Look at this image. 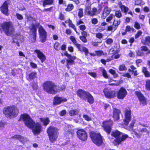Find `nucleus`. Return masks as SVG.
I'll return each mask as SVG.
<instances>
[{"label":"nucleus","instance_id":"nucleus-1","mask_svg":"<svg viewBox=\"0 0 150 150\" xmlns=\"http://www.w3.org/2000/svg\"><path fill=\"white\" fill-rule=\"evenodd\" d=\"M21 119L23 121L26 126L32 129L34 135L39 134L41 132L42 126L41 124L38 123H35L28 114L21 115Z\"/></svg>","mask_w":150,"mask_h":150},{"label":"nucleus","instance_id":"nucleus-2","mask_svg":"<svg viewBox=\"0 0 150 150\" xmlns=\"http://www.w3.org/2000/svg\"><path fill=\"white\" fill-rule=\"evenodd\" d=\"M43 88L46 93L49 94H56L64 90L66 87L64 85L59 86L51 81H47L42 84Z\"/></svg>","mask_w":150,"mask_h":150},{"label":"nucleus","instance_id":"nucleus-3","mask_svg":"<svg viewBox=\"0 0 150 150\" xmlns=\"http://www.w3.org/2000/svg\"><path fill=\"white\" fill-rule=\"evenodd\" d=\"M15 30L13 23L11 21H5L0 23V33H4L8 36L13 37Z\"/></svg>","mask_w":150,"mask_h":150},{"label":"nucleus","instance_id":"nucleus-4","mask_svg":"<svg viewBox=\"0 0 150 150\" xmlns=\"http://www.w3.org/2000/svg\"><path fill=\"white\" fill-rule=\"evenodd\" d=\"M3 113L7 117L12 118L16 117L18 115V110L16 107H8L4 108Z\"/></svg>","mask_w":150,"mask_h":150},{"label":"nucleus","instance_id":"nucleus-5","mask_svg":"<svg viewBox=\"0 0 150 150\" xmlns=\"http://www.w3.org/2000/svg\"><path fill=\"white\" fill-rule=\"evenodd\" d=\"M47 132L50 141L54 142L58 137V129L54 127L51 126L47 128Z\"/></svg>","mask_w":150,"mask_h":150},{"label":"nucleus","instance_id":"nucleus-6","mask_svg":"<svg viewBox=\"0 0 150 150\" xmlns=\"http://www.w3.org/2000/svg\"><path fill=\"white\" fill-rule=\"evenodd\" d=\"M90 136L93 142L97 145L99 146L102 144L103 139L100 134L91 132L90 133Z\"/></svg>","mask_w":150,"mask_h":150},{"label":"nucleus","instance_id":"nucleus-7","mask_svg":"<svg viewBox=\"0 0 150 150\" xmlns=\"http://www.w3.org/2000/svg\"><path fill=\"white\" fill-rule=\"evenodd\" d=\"M79 29L81 30V36H80L79 38L80 39L83 43H86L87 40L86 37L89 36V34L87 31H85L86 27L84 25H81L79 26Z\"/></svg>","mask_w":150,"mask_h":150},{"label":"nucleus","instance_id":"nucleus-8","mask_svg":"<svg viewBox=\"0 0 150 150\" xmlns=\"http://www.w3.org/2000/svg\"><path fill=\"white\" fill-rule=\"evenodd\" d=\"M11 3L10 0H7L4 1L0 7V10L1 12L4 15L8 16L9 13L8 11V5Z\"/></svg>","mask_w":150,"mask_h":150},{"label":"nucleus","instance_id":"nucleus-9","mask_svg":"<svg viewBox=\"0 0 150 150\" xmlns=\"http://www.w3.org/2000/svg\"><path fill=\"white\" fill-rule=\"evenodd\" d=\"M40 41L42 42L46 41L47 38V33L42 26L40 25L38 28Z\"/></svg>","mask_w":150,"mask_h":150},{"label":"nucleus","instance_id":"nucleus-10","mask_svg":"<svg viewBox=\"0 0 150 150\" xmlns=\"http://www.w3.org/2000/svg\"><path fill=\"white\" fill-rule=\"evenodd\" d=\"M131 111L129 108H127L125 111V119L124 120V122L126 125H128L131 121Z\"/></svg>","mask_w":150,"mask_h":150},{"label":"nucleus","instance_id":"nucleus-11","mask_svg":"<svg viewBox=\"0 0 150 150\" xmlns=\"http://www.w3.org/2000/svg\"><path fill=\"white\" fill-rule=\"evenodd\" d=\"M78 137L80 140L85 141L87 138V135L85 131L83 129H79L77 132Z\"/></svg>","mask_w":150,"mask_h":150},{"label":"nucleus","instance_id":"nucleus-12","mask_svg":"<svg viewBox=\"0 0 150 150\" xmlns=\"http://www.w3.org/2000/svg\"><path fill=\"white\" fill-rule=\"evenodd\" d=\"M40 25L39 23H38L35 25V24H33L32 25V27L30 28V30L32 32V35H33V40H32V42L33 43L35 42L36 40V36H37V28L36 26H39Z\"/></svg>","mask_w":150,"mask_h":150},{"label":"nucleus","instance_id":"nucleus-13","mask_svg":"<svg viewBox=\"0 0 150 150\" xmlns=\"http://www.w3.org/2000/svg\"><path fill=\"white\" fill-rule=\"evenodd\" d=\"M141 51L137 50L136 51V54L138 56H141L144 54L143 52H146V54H150V50L146 46H142L141 47Z\"/></svg>","mask_w":150,"mask_h":150},{"label":"nucleus","instance_id":"nucleus-14","mask_svg":"<svg viewBox=\"0 0 150 150\" xmlns=\"http://www.w3.org/2000/svg\"><path fill=\"white\" fill-rule=\"evenodd\" d=\"M112 122L110 120L104 122L103 123V127L104 129L108 134L110 133L111 132V126L112 125Z\"/></svg>","mask_w":150,"mask_h":150},{"label":"nucleus","instance_id":"nucleus-15","mask_svg":"<svg viewBox=\"0 0 150 150\" xmlns=\"http://www.w3.org/2000/svg\"><path fill=\"white\" fill-rule=\"evenodd\" d=\"M137 131L138 132V133H137L136 131H134V133L136 135L137 138H139L141 137L143 133H145L147 134H149V133L148 130L146 128H141L138 127Z\"/></svg>","mask_w":150,"mask_h":150},{"label":"nucleus","instance_id":"nucleus-16","mask_svg":"<svg viewBox=\"0 0 150 150\" xmlns=\"http://www.w3.org/2000/svg\"><path fill=\"white\" fill-rule=\"evenodd\" d=\"M120 23L121 21L120 19L117 21L114 20L112 23L113 25L108 26L107 28V30L111 31L113 30V31H115L117 29L118 26L120 24Z\"/></svg>","mask_w":150,"mask_h":150},{"label":"nucleus","instance_id":"nucleus-17","mask_svg":"<svg viewBox=\"0 0 150 150\" xmlns=\"http://www.w3.org/2000/svg\"><path fill=\"white\" fill-rule=\"evenodd\" d=\"M80 98L85 100H87V101L90 104L93 102L94 99L91 94H78Z\"/></svg>","mask_w":150,"mask_h":150},{"label":"nucleus","instance_id":"nucleus-18","mask_svg":"<svg viewBox=\"0 0 150 150\" xmlns=\"http://www.w3.org/2000/svg\"><path fill=\"white\" fill-rule=\"evenodd\" d=\"M34 52L37 54V56L42 63H43L46 60V57L45 55L40 50L36 49L34 50Z\"/></svg>","mask_w":150,"mask_h":150},{"label":"nucleus","instance_id":"nucleus-19","mask_svg":"<svg viewBox=\"0 0 150 150\" xmlns=\"http://www.w3.org/2000/svg\"><path fill=\"white\" fill-rule=\"evenodd\" d=\"M67 99L63 97L56 96L54 98L53 103L54 105H57L61 104L62 102H66Z\"/></svg>","mask_w":150,"mask_h":150},{"label":"nucleus","instance_id":"nucleus-20","mask_svg":"<svg viewBox=\"0 0 150 150\" xmlns=\"http://www.w3.org/2000/svg\"><path fill=\"white\" fill-rule=\"evenodd\" d=\"M97 9L96 7H93L92 9V14L91 16H93L95 15L99 14L102 10L103 8L101 4H99L98 6Z\"/></svg>","mask_w":150,"mask_h":150},{"label":"nucleus","instance_id":"nucleus-21","mask_svg":"<svg viewBox=\"0 0 150 150\" xmlns=\"http://www.w3.org/2000/svg\"><path fill=\"white\" fill-rule=\"evenodd\" d=\"M137 96L140 102V104L143 105H146L147 104V99L144 96L143 94H137Z\"/></svg>","mask_w":150,"mask_h":150},{"label":"nucleus","instance_id":"nucleus-22","mask_svg":"<svg viewBox=\"0 0 150 150\" xmlns=\"http://www.w3.org/2000/svg\"><path fill=\"white\" fill-rule=\"evenodd\" d=\"M69 58V59H66V66L68 69H69L70 68L69 67L70 65L75 64L74 60L76 59V57L74 56H72Z\"/></svg>","mask_w":150,"mask_h":150},{"label":"nucleus","instance_id":"nucleus-23","mask_svg":"<svg viewBox=\"0 0 150 150\" xmlns=\"http://www.w3.org/2000/svg\"><path fill=\"white\" fill-rule=\"evenodd\" d=\"M121 113L120 110L117 108L113 109V117L115 121H117L120 119V114Z\"/></svg>","mask_w":150,"mask_h":150},{"label":"nucleus","instance_id":"nucleus-24","mask_svg":"<svg viewBox=\"0 0 150 150\" xmlns=\"http://www.w3.org/2000/svg\"><path fill=\"white\" fill-rule=\"evenodd\" d=\"M122 133L118 130H115L112 132L111 133L112 136L116 138L115 141H116V144L117 143V139H119L121 137V135Z\"/></svg>","mask_w":150,"mask_h":150},{"label":"nucleus","instance_id":"nucleus-25","mask_svg":"<svg viewBox=\"0 0 150 150\" xmlns=\"http://www.w3.org/2000/svg\"><path fill=\"white\" fill-rule=\"evenodd\" d=\"M12 138L16 139H18L20 142L23 143L27 141V139L25 137H24L19 135H16L12 137Z\"/></svg>","mask_w":150,"mask_h":150},{"label":"nucleus","instance_id":"nucleus-26","mask_svg":"<svg viewBox=\"0 0 150 150\" xmlns=\"http://www.w3.org/2000/svg\"><path fill=\"white\" fill-rule=\"evenodd\" d=\"M118 6L120 8L122 11L125 14H126L129 10V8L125 6L122 5L121 2H120L118 3Z\"/></svg>","mask_w":150,"mask_h":150},{"label":"nucleus","instance_id":"nucleus-27","mask_svg":"<svg viewBox=\"0 0 150 150\" xmlns=\"http://www.w3.org/2000/svg\"><path fill=\"white\" fill-rule=\"evenodd\" d=\"M37 73L35 72H32L26 75L27 79L28 80H34L37 77Z\"/></svg>","mask_w":150,"mask_h":150},{"label":"nucleus","instance_id":"nucleus-28","mask_svg":"<svg viewBox=\"0 0 150 150\" xmlns=\"http://www.w3.org/2000/svg\"><path fill=\"white\" fill-rule=\"evenodd\" d=\"M128 135L122 133L121 137H120L119 139H117V143L116 144L118 145L120 144L121 142L125 140L128 137Z\"/></svg>","mask_w":150,"mask_h":150},{"label":"nucleus","instance_id":"nucleus-29","mask_svg":"<svg viewBox=\"0 0 150 150\" xmlns=\"http://www.w3.org/2000/svg\"><path fill=\"white\" fill-rule=\"evenodd\" d=\"M78 50L81 52H83L85 53L86 56H87L89 53L88 49L85 47H82L81 45L80 44V46L77 48Z\"/></svg>","mask_w":150,"mask_h":150},{"label":"nucleus","instance_id":"nucleus-30","mask_svg":"<svg viewBox=\"0 0 150 150\" xmlns=\"http://www.w3.org/2000/svg\"><path fill=\"white\" fill-rule=\"evenodd\" d=\"M68 26L69 27L73 29L77 34H78V35L79 34V33L77 32L75 25L73 24L72 21L70 19L68 20Z\"/></svg>","mask_w":150,"mask_h":150},{"label":"nucleus","instance_id":"nucleus-31","mask_svg":"<svg viewBox=\"0 0 150 150\" xmlns=\"http://www.w3.org/2000/svg\"><path fill=\"white\" fill-rule=\"evenodd\" d=\"M142 72L146 77H150V72L148 71L146 67H143L142 69Z\"/></svg>","mask_w":150,"mask_h":150},{"label":"nucleus","instance_id":"nucleus-32","mask_svg":"<svg viewBox=\"0 0 150 150\" xmlns=\"http://www.w3.org/2000/svg\"><path fill=\"white\" fill-rule=\"evenodd\" d=\"M110 50H111L112 52V55L111 56V57H112L113 55L117 54L120 51L119 49L117 48V46H115V45L113 46Z\"/></svg>","mask_w":150,"mask_h":150},{"label":"nucleus","instance_id":"nucleus-33","mask_svg":"<svg viewBox=\"0 0 150 150\" xmlns=\"http://www.w3.org/2000/svg\"><path fill=\"white\" fill-rule=\"evenodd\" d=\"M142 43L144 45H146L148 46L150 45V36H146L144 40H142Z\"/></svg>","mask_w":150,"mask_h":150},{"label":"nucleus","instance_id":"nucleus-34","mask_svg":"<svg viewBox=\"0 0 150 150\" xmlns=\"http://www.w3.org/2000/svg\"><path fill=\"white\" fill-rule=\"evenodd\" d=\"M67 7L65 10L66 12H70L74 8V5L72 4H69L67 5Z\"/></svg>","mask_w":150,"mask_h":150},{"label":"nucleus","instance_id":"nucleus-35","mask_svg":"<svg viewBox=\"0 0 150 150\" xmlns=\"http://www.w3.org/2000/svg\"><path fill=\"white\" fill-rule=\"evenodd\" d=\"M69 38L77 48L80 46V44L77 43V41L74 36H71Z\"/></svg>","mask_w":150,"mask_h":150},{"label":"nucleus","instance_id":"nucleus-36","mask_svg":"<svg viewBox=\"0 0 150 150\" xmlns=\"http://www.w3.org/2000/svg\"><path fill=\"white\" fill-rule=\"evenodd\" d=\"M40 121L43 123L44 125H47L50 122V120L48 118H41L40 119Z\"/></svg>","mask_w":150,"mask_h":150},{"label":"nucleus","instance_id":"nucleus-37","mask_svg":"<svg viewBox=\"0 0 150 150\" xmlns=\"http://www.w3.org/2000/svg\"><path fill=\"white\" fill-rule=\"evenodd\" d=\"M53 2V0H44L43 2V6L45 7L46 5L52 4Z\"/></svg>","mask_w":150,"mask_h":150},{"label":"nucleus","instance_id":"nucleus-38","mask_svg":"<svg viewBox=\"0 0 150 150\" xmlns=\"http://www.w3.org/2000/svg\"><path fill=\"white\" fill-rule=\"evenodd\" d=\"M54 47L56 50L59 51L60 50V44L57 42H55L54 45Z\"/></svg>","mask_w":150,"mask_h":150},{"label":"nucleus","instance_id":"nucleus-39","mask_svg":"<svg viewBox=\"0 0 150 150\" xmlns=\"http://www.w3.org/2000/svg\"><path fill=\"white\" fill-rule=\"evenodd\" d=\"M109 72L112 75L114 78H116L118 76V74L116 73V71L112 69H110L109 71Z\"/></svg>","mask_w":150,"mask_h":150},{"label":"nucleus","instance_id":"nucleus-40","mask_svg":"<svg viewBox=\"0 0 150 150\" xmlns=\"http://www.w3.org/2000/svg\"><path fill=\"white\" fill-rule=\"evenodd\" d=\"M91 7L90 6H86L85 8V11L87 13V15L90 16H91L92 12L91 11Z\"/></svg>","mask_w":150,"mask_h":150},{"label":"nucleus","instance_id":"nucleus-41","mask_svg":"<svg viewBox=\"0 0 150 150\" xmlns=\"http://www.w3.org/2000/svg\"><path fill=\"white\" fill-rule=\"evenodd\" d=\"M145 88L146 89L150 91V79H148L146 81Z\"/></svg>","mask_w":150,"mask_h":150},{"label":"nucleus","instance_id":"nucleus-42","mask_svg":"<svg viewBox=\"0 0 150 150\" xmlns=\"http://www.w3.org/2000/svg\"><path fill=\"white\" fill-rule=\"evenodd\" d=\"M102 74L104 78L105 79L109 78V76L108 75L106 70L105 69H103L101 70Z\"/></svg>","mask_w":150,"mask_h":150},{"label":"nucleus","instance_id":"nucleus-43","mask_svg":"<svg viewBox=\"0 0 150 150\" xmlns=\"http://www.w3.org/2000/svg\"><path fill=\"white\" fill-rule=\"evenodd\" d=\"M94 52L96 53V56L98 57H100L102 55H104V53L103 51L101 50H96Z\"/></svg>","mask_w":150,"mask_h":150},{"label":"nucleus","instance_id":"nucleus-44","mask_svg":"<svg viewBox=\"0 0 150 150\" xmlns=\"http://www.w3.org/2000/svg\"><path fill=\"white\" fill-rule=\"evenodd\" d=\"M79 11L78 16L79 18H81L83 16V9L82 8H80Z\"/></svg>","mask_w":150,"mask_h":150},{"label":"nucleus","instance_id":"nucleus-45","mask_svg":"<svg viewBox=\"0 0 150 150\" xmlns=\"http://www.w3.org/2000/svg\"><path fill=\"white\" fill-rule=\"evenodd\" d=\"M126 90L123 87H121L119 89L117 94H127Z\"/></svg>","mask_w":150,"mask_h":150},{"label":"nucleus","instance_id":"nucleus-46","mask_svg":"<svg viewBox=\"0 0 150 150\" xmlns=\"http://www.w3.org/2000/svg\"><path fill=\"white\" fill-rule=\"evenodd\" d=\"M78 113V111L77 110H71L69 111V115L71 116H73L74 115H76Z\"/></svg>","mask_w":150,"mask_h":150},{"label":"nucleus","instance_id":"nucleus-47","mask_svg":"<svg viewBox=\"0 0 150 150\" xmlns=\"http://www.w3.org/2000/svg\"><path fill=\"white\" fill-rule=\"evenodd\" d=\"M118 69L120 71H126L127 69V68L124 64L120 65L119 66Z\"/></svg>","mask_w":150,"mask_h":150},{"label":"nucleus","instance_id":"nucleus-48","mask_svg":"<svg viewBox=\"0 0 150 150\" xmlns=\"http://www.w3.org/2000/svg\"><path fill=\"white\" fill-rule=\"evenodd\" d=\"M128 71L129 72H131L132 74H133L134 76H136L138 74L137 71V70H132L129 69H128Z\"/></svg>","mask_w":150,"mask_h":150},{"label":"nucleus","instance_id":"nucleus-49","mask_svg":"<svg viewBox=\"0 0 150 150\" xmlns=\"http://www.w3.org/2000/svg\"><path fill=\"white\" fill-rule=\"evenodd\" d=\"M58 18L61 21H63L65 20V17L64 15L62 12L59 13Z\"/></svg>","mask_w":150,"mask_h":150},{"label":"nucleus","instance_id":"nucleus-50","mask_svg":"<svg viewBox=\"0 0 150 150\" xmlns=\"http://www.w3.org/2000/svg\"><path fill=\"white\" fill-rule=\"evenodd\" d=\"M115 16L118 18H120L122 16V15L120 11H117L115 13Z\"/></svg>","mask_w":150,"mask_h":150},{"label":"nucleus","instance_id":"nucleus-51","mask_svg":"<svg viewBox=\"0 0 150 150\" xmlns=\"http://www.w3.org/2000/svg\"><path fill=\"white\" fill-rule=\"evenodd\" d=\"M58 4L59 5L62 4L65 7L67 6L66 1L64 0H58Z\"/></svg>","mask_w":150,"mask_h":150},{"label":"nucleus","instance_id":"nucleus-52","mask_svg":"<svg viewBox=\"0 0 150 150\" xmlns=\"http://www.w3.org/2000/svg\"><path fill=\"white\" fill-rule=\"evenodd\" d=\"M103 36V35L102 33H98L96 34V38L100 40L102 38Z\"/></svg>","mask_w":150,"mask_h":150},{"label":"nucleus","instance_id":"nucleus-53","mask_svg":"<svg viewBox=\"0 0 150 150\" xmlns=\"http://www.w3.org/2000/svg\"><path fill=\"white\" fill-rule=\"evenodd\" d=\"M125 30L127 32H129L131 30L132 32H134V29L133 28H131L130 26L127 25L126 26Z\"/></svg>","mask_w":150,"mask_h":150},{"label":"nucleus","instance_id":"nucleus-54","mask_svg":"<svg viewBox=\"0 0 150 150\" xmlns=\"http://www.w3.org/2000/svg\"><path fill=\"white\" fill-rule=\"evenodd\" d=\"M113 40L112 38H108L106 40L105 42L107 44L110 45L113 43Z\"/></svg>","mask_w":150,"mask_h":150},{"label":"nucleus","instance_id":"nucleus-55","mask_svg":"<svg viewBox=\"0 0 150 150\" xmlns=\"http://www.w3.org/2000/svg\"><path fill=\"white\" fill-rule=\"evenodd\" d=\"M142 32L141 30L138 31L135 35V38L137 39L139 38L142 34Z\"/></svg>","mask_w":150,"mask_h":150},{"label":"nucleus","instance_id":"nucleus-56","mask_svg":"<svg viewBox=\"0 0 150 150\" xmlns=\"http://www.w3.org/2000/svg\"><path fill=\"white\" fill-rule=\"evenodd\" d=\"M16 16L17 19L19 20H22L23 19V16L21 14L16 13Z\"/></svg>","mask_w":150,"mask_h":150},{"label":"nucleus","instance_id":"nucleus-57","mask_svg":"<svg viewBox=\"0 0 150 150\" xmlns=\"http://www.w3.org/2000/svg\"><path fill=\"white\" fill-rule=\"evenodd\" d=\"M77 94H88L87 93L81 89H79L77 91ZM88 94H89L88 93Z\"/></svg>","mask_w":150,"mask_h":150},{"label":"nucleus","instance_id":"nucleus-58","mask_svg":"<svg viewBox=\"0 0 150 150\" xmlns=\"http://www.w3.org/2000/svg\"><path fill=\"white\" fill-rule=\"evenodd\" d=\"M134 27L137 29H139L141 28V26L139 23L137 22H135L134 24Z\"/></svg>","mask_w":150,"mask_h":150},{"label":"nucleus","instance_id":"nucleus-59","mask_svg":"<svg viewBox=\"0 0 150 150\" xmlns=\"http://www.w3.org/2000/svg\"><path fill=\"white\" fill-rule=\"evenodd\" d=\"M31 86L33 90H36L38 88V85L36 83H33Z\"/></svg>","mask_w":150,"mask_h":150},{"label":"nucleus","instance_id":"nucleus-60","mask_svg":"<svg viewBox=\"0 0 150 150\" xmlns=\"http://www.w3.org/2000/svg\"><path fill=\"white\" fill-rule=\"evenodd\" d=\"M83 117L87 121H90L91 120V118L87 115H83Z\"/></svg>","mask_w":150,"mask_h":150},{"label":"nucleus","instance_id":"nucleus-61","mask_svg":"<svg viewBox=\"0 0 150 150\" xmlns=\"http://www.w3.org/2000/svg\"><path fill=\"white\" fill-rule=\"evenodd\" d=\"M113 15L112 14H111L110 15L106 18V21L107 22H109L111 21L113 18Z\"/></svg>","mask_w":150,"mask_h":150},{"label":"nucleus","instance_id":"nucleus-62","mask_svg":"<svg viewBox=\"0 0 150 150\" xmlns=\"http://www.w3.org/2000/svg\"><path fill=\"white\" fill-rule=\"evenodd\" d=\"M105 96L108 98H111L115 96V94H105Z\"/></svg>","mask_w":150,"mask_h":150},{"label":"nucleus","instance_id":"nucleus-63","mask_svg":"<svg viewBox=\"0 0 150 150\" xmlns=\"http://www.w3.org/2000/svg\"><path fill=\"white\" fill-rule=\"evenodd\" d=\"M88 74L92 76V77L93 78H96L97 76V75L96 73L95 72H88Z\"/></svg>","mask_w":150,"mask_h":150},{"label":"nucleus","instance_id":"nucleus-64","mask_svg":"<svg viewBox=\"0 0 150 150\" xmlns=\"http://www.w3.org/2000/svg\"><path fill=\"white\" fill-rule=\"evenodd\" d=\"M91 23L93 24H96L98 23V20L96 18H93L91 20Z\"/></svg>","mask_w":150,"mask_h":150}]
</instances>
